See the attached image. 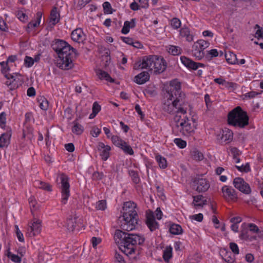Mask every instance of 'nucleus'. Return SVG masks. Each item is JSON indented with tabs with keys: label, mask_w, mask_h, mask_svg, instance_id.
Returning a JSON list of instances; mask_svg holds the SVG:
<instances>
[{
	"label": "nucleus",
	"mask_w": 263,
	"mask_h": 263,
	"mask_svg": "<svg viewBox=\"0 0 263 263\" xmlns=\"http://www.w3.org/2000/svg\"><path fill=\"white\" fill-rule=\"evenodd\" d=\"M165 89L162 104L163 110L170 114H186L187 107L183 100L184 95L181 91L180 82L177 79L173 80Z\"/></svg>",
	"instance_id": "f257e3e1"
},
{
	"label": "nucleus",
	"mask_w": 263,
	"mask_h": 263,
	"mask_svg": "<svg viewBox=\"0 0 263 263\" xmlns=\"http://www.w3.org/2000/svg\"><path fill=\"white\" fill-rule=\"evenodd\" d=\"M114 237L120 244L119 248L121 251L126 255L134 253L137 246L142 245L145 241L142 236L125 233L120 230H116Z\"/></svg>",
	"instance_id": "f03ea898"
},
{
	"label": "nucleus",
	"mask_w": 263,
	"mask_h": 263,
	"mask_svg": "<svg viewBox=\"0 0 263 263\" xmlns=\"http://www.w3.org/2000/svg\"><path fill=\"white\" fill-rule=\"evenodd\" d=\"M122 217L121 228L123 230L130 231L135 229L139 219L137 204L132 201L124 202Z\"/></svg>",
	"instance_id": "7ed1b4c3"
},
{
	"label": "nucleus",
	"mask_w": 263,
	"mask_h": 263,
	"mask_svg": "<svg viewBox=\"0 0 263 263\" xmlns=\"http://www.w3.org/2000/svg\"><path fill=\"white\" fill-rule=\"evenodd\" d=\"M249 118L246 111L240 106H237L228 114L227 123L235 127L243 128L248 125Z\"/></svg>",
	"instance_id": "20e7f679"
},
{
	"label": "nucleus",
	"mask_w": 263,
	"mask_h": 263,
	"mask_svg": "<svg viewBox=\"0 0 263 263\" xmlns=\"http://www.w3.org/2000/svg\"><path fill=\"white\" fill-rule=\"evenodd\" d=\"M196 128L193 119L185 116L176 122L173 132L176 136L190 137L194 135Z\"/></svg>",
	"instance_id": "39448f33"
},
{
	"label": "nucleus",
	"mask_w": 263,
	"mask_h": 263,
	"mask_svg": "<svg viewBox=\"0 0 263 263\" xmlns=\"http://www.w3.org/2000/svg\"><path fill=\"white\" fill-rule=\"evenodd\" d=\"M1 65L3 68L2 72L5 73V80H3V83L10 90L16 89L23 83L21 75L17 73H6L9 70V68H7V64L5 62H2L1 63Z\"/></svg>",
	"instance_id": "423d86ee"
},
{
	"label": "nucleus",
	"mask_w": 263,
	"mask_h": 263,
	"mask_svg": "<svg viewBox=\"0 0 263 263\" xmlns=\"http://www.w3.org/2000/svg\"><path fill=\"white\" fill-rule=\"evenodd\" d=\"M60 191L61 194V202L62 204L67 203L70 196V179L65 174L62 173L60 176Z\"/></svg>",
	"instance_id": "0eeeda50"
},
{
	"label": "nucleus",
	"mask_w": 263,
	"mask_h": 263,
	"mask_svg": "<svg viewBox=\"0 0 263 263\" xmlns=\"http://www.w3.org/2000/svg\"><path fill=\"white\" fill-rule=\"evenodd\" d=\"M57 66L62 70H69L73 67V61L75 58V51L68 52L66 54H60L58 56Z\"/></svg>",
	"instance_id": "6e6552de"
},
{
	"label": "nucleus",
	"mask_w": 263,
	"mask_h": 263,
	"mask_svg": "<svg viewBox=\"0 0 263 263\" xmlns=\"http://www.w3.org/2000/svg\"><path fill=\"white\" fill-rule=\"evenodd\" d=\"M51 47L58 56H60V54H64L74 51V49L68 43L60 39H55L52 43Z\"/></svg>",
	"instance_id": "1a4fd4ad"
},
{
	"label": "nucleus",
	"mask_w": 263,
	"mask_h": 263,
	"mask_svg": "<svg viewBox=\"0 0 263 263\" xmlns=\"http://www.w3.org/2000/svg\"><path fill=\"white\" fill-rule=\"evenodd\" d=\"M111 141L115 146L120 148L125 154L130 156L134 155V151L132 146L120 136L113 135L111 137Z\"/></svg>",
	"instance_id": "9d476101"
},
{
	"label": "nucleus",
	"mask_w": 263,
	"mask_h": 263,
	"mask_svg": "<svg viewBox=\"0 0 263 263\" xmlns=\"http://www.w3.org/2000/svg\"><path fill=\"white\" fill-rule=\"evenodd\" d=\"M209 42L203 40H199L195 42L192 47L193 55L198 60H201L204 56V49L209 47Z\"/></svg>",
	"instance_id": "9b49d317"
},
{
	"label": "nucleus",
	"mask_w": 263,
	"mask_h": 263,
	"mask_svg": "<svg viewBox=\"0 0 263 263\" xmlns=\"http://www.w3.org/2000/svg\"><path fill=\"white\" fill-rule=\"evenodd\" d=\"M41 223V220L36 218H34L29 222L26 232L27 236L32 237L39 234L42 230Z\"/></svg>",
	"instance_id": "f8f14e48"
},
{
	"label": "nucleus",
	"mask_w": 263,
	"mask_h": 263,
	"mask_svg": "<svg viewBox=\"0 0 263 263\" xmlns=\"http://www.w3.org/2000/svg\"><path fill=\"white\" fill-rule=\"evenodd\" d=\"M154 60H155V55L144 56L141 61H139L134 64V68L135 69H147L152 71Z\"/></svg>",
	"instance_id": "ddd939ff"
},
{
	"label": "nucleus",
	"mask_w": 263,
	"mask_h": 263,
	"mask_svg": "<svg viewBox=\"0 0 263 263\" xmlns=\"http://www.w3.org/2000/svg\"><path fill=\"white\" fill-rule=\"evenodd\" d=\"M221 196L228 202L236 201L238 197L235 189L229 185H224L221 187Z\"/></svg>",
	"instance_id": "4468645a"
},
{
	"label": "nucleus",
	"mask_w": 263,
	"mask_h": 263,
	"mask_svg": "<svg viewBox=\"0 0 263 263\" xmlns=\"http://www.w3.org/2000/svg\"><path fill=\"white\" fill-rule=\"evenodd\" d=\"M233 139V132L232 130L224 128L216 135V139L221 145L230 143Z\"/></svg>",
	"instance_id": "2eb2a0df"
},
{
	"label": "nucleus",
	"mask_w": 263,
	"mask_h": 263,
	"mask_svg": "<svg viewBox=\"0 0 263 263\" xmlns=\"http://www.w3.org/2000/svg\"><path fill=\"white\" fill-rule=\"evenodd\" d=\"M210 182L205 178L196 177L193 180V187L199 193L205 192L210 187Z\"/></svg>",
	"instance_id": "dca6fc26"
},
{
	"label": "nucleus",
	"mask_w": 263,
	"mask_h": 263,
	"mask_svg": "<svg viewBox=\"0 0 263 263\" xmlns=\"http://www.w3.org/2000/svg\"><path fill=\"white\" fill-rule=\"evenodd\" d=\"M154 61L152 71L154 70L155 73H160L166 69L167 63L163 57L155 55V60Z\"/></svg>",
	"instance_id": "f3484780"
},
{
	"label": "nucleus",
	"mask_w": 263,
	"mask_h": 263,
	"mask_svg": "<svg viewBox=\"0 0 263 263\" xmlns=\"http://www.w3.org/2000/svg\"><path fill=\"white\" fill-rule=\"evenodd\" d=\"M145 223L152 232L159 228V223L156 221L154 213L152 211H149L146 213Z\"/></svg>",
	"instance_id": "a211bd4d"
},
{
	"label": "nucleus",
	"mask_w": 263,
	"mask_h": 263,
	"mask_svg": "<svg viewBox=\"0 0 263 263\" xmlns=\"http://www.w3.org/2000/svg\"><path fill=\"white\" fill-rule=\"evenodd\" d=\"M180 61L181 63L189 70H196L199 67H204V64L194 62L191 59L185 57L181 56Z\"/></svg>",
	"instance_id": "6ab92c4d"
},
{
	"label": "nucleus",
	"mask_w": 263,
	"mask_h": 263,
	"mask_svg": "<svg viewBox=\"0 0 263 263\" xmlns=\"http://www.w3.org/2000/svg\"><path fill=\"white\" fill-rule=\"evenodd\" d=\"M233 185L235 188L244 194H249L251 193L249 184L240 177H236L234 179Z\"/></svg>",
	"instance_id": "aec40b11"
},
{
	"label": "nucleus",
	"mask_w": 263,
	"mask_h": 263,
	"mask_svg": "<svg viewBox=\"0 0 263 263\" xmlns=\"http://www.w3.org/2000/svg\"><path fill=\"white\" fill-rule=\"evenodd\" d=\"M233 185L235 188L244 194H249L251 193L249 184L240 177H236L234 179Z\"/></svg>",
	"instance_id": "412c9836"
},
{
	"label": "nucleus",
	"mask_w": 263,
	"mask_h": 263,
	"mask_svg": "<svg viewBox=\"0 0 263 263\" xmlns=\"http://www.w3.org/2000/svg\"><path fill=\"white\" fill-rule=\"evenodd\" d=\"M233 185L235 188L244 194H249L251 193L249 184L240 177H236L234 179Z\"/></svg>",
	"instance_id": "4be33fe9"
},
{
	"label": "nucleus",
	"mask_w": 263,
	"mask_h": 263,
	"mask_svg": "<svg viewBox=\"0 0 263 263\" xmlns=\"http://www.w3.org/2000/svg\"><path fill=\"white\" fill-rule=\"evenodd\" d=\"M233 185L235 188L244 194H249L251 193L249 184L240 177H236L234 179Z\"/></svg>",
	"instance_id": "5701e85b"
},
{
	"label": "nucleus",
	"mask_w": 263,
	"mask_h": 263,
	"mask_svg": "<svg viewBox=\"0 0 263 263\" xmlns=\"http://www.w3.org/2000/svg\"><path fill=\"white\" fill-rule=\"evenodd\" d=\"M98 151L100 153V156L103 161H106L110 156L111 147L105 145L102 142H99L97 145Z\"/></svg>",
	"instance_id": "b1692460"
},
{
	"label": "nucleus",
	"mask_w": 263,
	"mask_h": 263,
	"mask_svg": "<svg viewBox=\"0 0 263 263\" xmlns=\"http://www.w3.org/2000/svg\"><path fill=\"white\" fill-rule=\"evenodd\" d=\"M71 39L76 42L82 43L85 40V34L80 28L74 29L71 34Z\"/></svg>",
	"instance_id": "393cba45"
},
{
	"label": "nucleus",
	"mask_w": 263,
	"mask_h": 263,
	"mask_svg": "<svg viewBox=\"0 0 263 263\" xmlns=\"http://www.w3.org/2000/svg\"><path fill=\"white\" fill-rule=\"evenodd\" d=\"M179 35L181 38L185 39L188 42H191L194 41V35L191 32L190 29L185 26L180 28L179 30Z\"/></svg>",
	"instance_id": "a878e982"
},
{
	"label": "nucleus",
	"mask_w": 263,
	"mask_h": 263,
	"mask_svg": "<svg viewBox=\"0 0 263 263\" xmlns=\"http://www.w3.org/2000/svg\"><path fill=\"white\" fill-rule=\"evenodd\" d=\"M60 20V14L58 9L56 7H53L51 10L49 23L53 26L57 24Z\"/></svg>",
	"instance_id": "bb28decb"
},
{
	"label": "nucleus",
	"mask_w": 263,
	"mask_h": 263,
	"mask_svg": "<svg viewBox=\"0 0 263 263\" xmlns=\"http://www.w3.org/2000/svg\"><path fill=\"white\" fill-rule=\"evenodd\" d=\"M193 201L192 204L195 209L202 208L206 204L207 201L202 195L193 196Z\"/></svg>",
	"instance_id": "cd10ccee"
},
{
	"label": "nucleus",
	"mask_w": 263,
	"mask_h": 263,
	"mask_svg": "<svg viewBox=\"0 0 263 263\" xmlns=\"http://www.w3.org/2000/svg\"><path fill=\"white\" fill-rule=\"evenodd\" d=\"M81 219L74 217L73 218H69L67 220V228L69 231H73L75 229H78L81 227L80 222Z\"/></svg>",
	"instance_id": "c85d7f7f"
},
{
	"label": "nucleus",
	"mask_w": 263,
	"mask_h": 263,
	"mask_svg": "<svg viewBox=\"0 0 263 263\" xmlns=\"http://www.w3.org/2000/svg\"><path fill=\"white\" fill-rule=\"evenodd\" d=\"M11 130H7L0 136V148L8 146L11 137Z\"/></svg>",
	"instance_id": "c756f323"
},
{
	"label": "nucleus",
	"mask_w": 263,
	"mask_h": 263,
	"mask_svg": "<svg viewBox=\"0 0 263 263\" xmlns=\"http://www.w3.org/2000/svg\"><path fill=\"white\" fill-rule=\"evenodd\" d=\"M121 40L124 43L128 45H132L138 49H140L143 47V45L140 42L135 40L132 37L121 36Z\"/></svg>",
	"instance_id": "7c9ffc66"
},
{
	"label": "nucleus",
	"mask_w": 263,
	"mask_h": 263,
	"mask_svg": "<svg viewBox=\"0 0 263 263\" xmlns=\"http://www.w3.org/2000/svg\"><path fill=\"white\" fill-rule=\"evenodd\" d=\"M149 75L148 72L143 71L135 77L134 81L138 84H143L149 80Z\"/></svg>",
	"instance_id": "2f4dec72"
},
{
	"label": "nucleus",
	"mask_w": 263,
	"mask_h": 263,
	"mask_svg": "<svg viewBox=\"0 0 263 263\" xmlns=\"http://www.w3.org/2000/svg\"><path fill=\"white\" fill-rule=\"evenodd\" d=\"M136 20L135 18H132L130 21H125L121 29V33L123 34H127L129 33L130 28H134L136 26Z\"/></svg>",
	"instance_id": "473e14b6"
},
{
	"label": "nucleus",
	"mask_w": 263,
	"mask_h": 263,
	"mask_svg": "<svg viewBox=\"0 0 263 263\" xmlns=\"http://www.w3.org/2000/svg\"><path fill=\"white\" fill-rule=\"evenodd\" d=\"M155 160L161 169H165L167 167L166 159L159 154H156L155 157Z\"/></svg>",
	"instance_id": "72a5a7b5"
},
{
	"label": "nucleus",
	"mask_w": 263,
	"mask_h": 263,
	"mask_svg": "<svg viewBox=\"0 0 263 263\" xmlns=\"http://www.w3.org/2000/svg\"><path fill=\"white\" fill-rule=\"evenodd\" d=\"M84 127L77 121L72 122L71 131L73 134L76 135H81L84 132Z\"/></svg>",
	"instance_id": "f704fd0d"
},
{
	"label": "nucleus",
	"mask_w": 263,
	"mask_h": 263,
	"mask_svg": "<svg viewBox=\"0 0 263 263\" xmlns=\"http://www.w3.org/2000/svg\"><path fill=\"white\" fill-rule=\"evenodd\" d=\"M97 74L98 78L101 80H105L107 82H113L114 80L110 77L109 74L106 72L101 69L97 71Z\"/></svg>",
	"instance_id": "c9c22d12"
},
{
	"label": "nucleus",
	"mask_w": 263,
	"mask_h": 263,
	"mask_svg": "<svg viewBox=\"0 0 263 263\" xmlns=\"http://www.w3.org/2000/svg\"><path fill=\"white\" fill-rule=\"evenodd\" d=\"M170 232L173 235H178L182 233L183 230L179 224L173 223L170 226Z\"/></svg>",
	"instance_id": "e433bc0d"
},
{
	"label": "nucleus",
	"mask_w": 263,
	"mask_h": 263,
	"mask_svg": "<svg viewBox=\"0 0 263 263\" xmlns=\"http://www.w3.org/2000/svg\"><path fill=\"white\" fill-rule=\"evenodd\" d=\"M35 183L39 189L47 192H51L52 191V186L48 183L41 181H36Z\"/></svg>",
	"instance_id": "4c0bfd02"
},
{
	"label": "nucleus",
	"mask_w": 263,
	"mask_h": 263,
	"mask_svg": "<svg viewBox=\"0 0 263 263\" xmlns=\"http://www.w3.org/2000/svg\"><path fill=\"white\" fill-rule=\"evenodd\" d=\"M246 227L249 228L250 231L253 233L258 234L260 232V231L258 227L253 223H246V222H243V223H242V228H245Z\"/></svg>",
	"instance_id": "58836bf2"
},
{
	"label": "nucleus",
	"mask_w": 263,
	"mask_h": 263,
	"mask_svg": "<svg viewBox=\"0 0 263 263\" xmlns=\"http://www.w3.org/2000/svg\"><path fill=\"white\" fill-rule=\"evenodd\" d=\"M129 175L130 176L132 181L136 184H139L141 179L138 174V173L133 170H130L128 171Z\"/></svg>",
	"instance_id": "ea45409f"
},
{
	"label": "nucleus",
	"mask_w": 263,
	"mask_h": 263,
	"mask_svg": "<svg viewBox=\"0 0 263 263\" xmlns=\"http://www.w3.org/2000/svg\"><path fill=\"white\" fill-rule=\"evenodd\" d=\"M169 53L173 55H178L181 53L182 49L179 46L175 45H170L167 48Z\"/></svg>",
	"instance_id": "a19ab883"
},
{
	"label": "nucleus",
	"mask_w": 263,
	"mask_h": 263,
	"mask_svg": "<svg viewBox=\"0 0 263 263\" xmlns=\"http://www.w3.org/2000/svg\"><path fill=\"white\" fill-rule=\"evenodd\" d=\"M7 256L15 263H19L21 261V258L17 255L13 254L9 248L6 253Z\"/></svg>",
	"instance_id": "79ce46f5"
},
{
	"label": "nucleus",
	"mask_w": 263,
	"mask_h": 263,
	"mask_svg": "<svg viewBox=\"0 0 263 263\" xmlns=\"http://www.w3.org/2000/svg\"><path fill=\"white\" fill-rule=\"evenodd\" d=\"M37 101L39 103V106L41 109L44 110H47L49 106V103L46 98L44 97H41L37 99Z\"/></svg>",
	"instance_id": "37998d69"
},
{
	"label": "nucleus",
	"mask_w": 263,
	"mask_h": 263,
	"mask_svg": "<svg viewBox=\"0 0 263 263\" xmlns=\"http://www.w3.org/2000/svg\"><path fill=\"white\" fill-rule=\"evenodd\" d=\"M107 208V201L105 199L99 200L96 202L95 208L97 210L104 211Z\"/></svg>",
	"instance_id": "c03bdc74"
},
{
	"label": "nucleus",
	"mask_w": 263,
	"mask_h": 263,
	"mask_svg": "<svg viewBox=\"0 0 263 263\" xmlns=\"http://www.w3.org/2000/svg\"><path fill=\"white\" fill-rule=\"evenodd\" d=\"M226 58L227 62L231 64H236L238 63L237 56L233 52H230L229 54H226Z\"/></svg>",
	"instance_id": "a18cd8bd"
},
{
	"label": "nucleus",
	"mask_w": 263,
	"mask_h": 263,
	"mask_svg": "<svg viewBox=\"0 0 263 263\" xmlns=\"http://www.w3.org/2000/svg\"><path fill=\"white\" fill-rule=\"evenodd\" d=\"M172 248L170 247L166 248L163 251V258L165 262H168L172 257Z\"/></svg>",
	"instance_id": "49530a36"
},
{
	"label": "nucleus",
	"mask_w": 263,
	"mask_h": 263,
	"mask_svg": "<svg viewBox=\"0 0 263 263\" xmlns=\"http://www.w3.org/2000/svg\"><path fill=\"white\" fill-rule=\"evenodd\" d=\"M170 25L173 29L177 30L181 26V21L177 17H173L170 20Z\"/></svg>",
	"instance_id": "de8ad7c7"
},
{
	"label": "nucleus",
	"mask_w": 263,
	"mask_h": 263,
	"mask_svg": "<svg viewBox=\"0 0 263 263\" xmlns=\"http://www.w3.org/2000/svg\"><path fill=\"white\" fill-rule=\"evenodd\" d=\"M237 170L241 173H248L251 171L250 166L249 163L242 164L241 166L235 165Z\"/></svg>",
	"instance_id": "09e8293b"
},
{
	"label": "nucleus",
	"mask_w": 263,
	"mask_h": 263,
	"mask_svg": "<svg viewBox=\"0 0 263 263\" xmlns=\"http://www.w3.org/2000/svg\"><path fill=\"white\" fill-rule=\"evenodd\" d=\"M102 6L105 14H112L113 13V9L109 2H104Z\"/></svg>",
	"instance_id": "8fccbe9b"
},
{
	"label": "nucleus",
	"mask_w": 263,
	"mask_h": 263,
	"mask_svg": "<svg viewBox=\"0 0 263 263\" xmlns=\"http://www.w3.org/2000/svg\"><path fill=\"white\" fill-rule=\"evenodd\" d=\"M218 54L219 52L217 49H212L210 50L207 51L206 58L208 59H211L213 58L218 57Z\"/></svg>",
	"instance_id": "3c124183"
},
{
	"label": "nucleus",
	"mask_w": 263,
	"mask_h": 263,
	"mask_svg": "<svg viewBox=\"0 0 263 263\" xmlns=\"http://www.w3.org/2000/svg\"><path fill=\"white\" fill-rule=\"evenodd\" d=\"M192 156L193 159L196 161H201L203 159L202 153L197 150H194L192 152Z\"/></svg>",
	"instance_id": "603ef678"
},
{
	"label": "nucleus",
	"mask_w": 263,
	"mask_h": 263,
	"mask_svg": "<svg viewBox=\"0 0 263 263\" xmlns=\"http://www.w3.org/2000/svg\"><path fill=\"white\" fill-rule=\"evenodd\" d=\"M174 142L179 148L181 149L186 146V142L181 138L174 139Z\"/></svg>",
	"instance_id": "864d4df0"
},
{
	"label": "nucleus",
	"mask_w": 263,
	"mask_h": 263,
	"mask_svg": "<svg viewBox=\"0 0 263 263\" xmlns=\"http://www.w3.org/2000/svg\"><path fill=\"white\" fill-rule=\"evenodd\" d=\"M16 16L19 20L26 22L28 20V16L23 10H18L16 12Z\"/></svg>",
	"instance_id": "5fc2aeb1"
},
{
	"label": "nucleus",
	"mask_w": 263,
	"mask_h": 263,
	"mask_svg": "<svg viewBox=\"0 0 263 263\" xmlns=\"http://www.w3.org/2000/svg\"><path fill=\"white\" fill-rule=\"evenodd\" d=\"M15 228L16 230V235L18 240L21 242H24L25 240L24 238V235L23 233L21 232V231L20 230L18 226H15Z\"/></svg>",
	"instance_id": "6e6d98bb"
},
{
	"label": "nucleus",
	"mask_w": 263,
	"mask_h": 263,
	"mask_svg": "<svg viewBox=\"0 0 263 263\" xmlns=\"http://www.w3.org/2000/svg\"><path fill=\"white\" fill-rule=\"evenodd\" d=\"M230 248L232 252L235 255L239 254V249L238 245L235 242L230 243Z\"/></svg>",
	"instance_id": "4d7b16f0"
},
{
	"label": "nucleus",
	"mask_w": 263,
	"mask_h": 263,
	"mask_svg": "<svg viewBox=\"0 0 263 263\" xmlns=\"http://www.w3.org/2000/svg\"><path fill=\"white\" fill-rule=\"evenodd\" d=\"M230 151L232 155L233 158H236L237 157H239L241 154V152L235 147H231L230 148Z\"/></svg>",
	"instance_id": "13d9d810"
},
{
	"label": "nucleus",
	"mask_w": 263,
	"mask_h": 263,
	"mask_svg": "<svg viewBox=\"0 0 263 263\" xmlns=\"http://www.w3.org/2000/svg\"><path fill=\"white\" fill-rule=\"evenodd\" d=\"M90 135L93 137H98V136L101 133V130L100 128H98L97 126H93L91 130H90Z\"/></svg>",
	"instance_id": "bf43d9fd"
},
{
	"label": "nucleus",
	"mask_w": 263,
	"mask_h": 263,
	"mask_svg": "<svg viewBox=\"0 0 263 263\" xmlns=\"http://www.w3.org/2000/svg\"><path fill=\"white\" fill-rule=\"evenodd\" d=\"M6 123V114L5 112L0 113V127L4 128Z\"/></svg>",
	"instance_id": "052dcab7"
},
{
	"label": "nucleus",
	"mask_w": 263,
	"mask_h": 263,
	"mask_svg": "<svg viewBox=\"0 0 263 263\" xmlns=\"http://www.w3.org/2000/svg\"><path fill=\"white\" fill-rule=\"evenodd\" d=\"M33 117L32 112H27L25 115V121L24 124H28L30 123L32 121H33Z\"/></svg>",
	"instance_id": "680f3d73"
},
{
	"label": "nucleus",
	"mask_w": 263,
	"mask_h": 263,
	"mask_svg": "<svg viewBox=\"0 0 263 263\" xmlns=\"http://www.w3.org/2000/svg\"><path fill=\"white\" fill-rule=\"evenodd\" d=\"M243 201L248 205H253L256 203V199L253 196H250L248 198H244Z\"/></svg>",
	"instance_id": "e2e57ef3"
},
{
	"label": "nucleus",
	"mask_w": 263,
	"mask_h": 263,
	"mask_svg": "<svg viewBox=\"0 0 263 263\" xmlns=\"http://www.w3.org/2000/svg\"><path fill=\"white\" fill-rule=\"evenodd\" d=\"M101 239L99 237H92L91 239V242L93 248H96L101 242Z\"/></svg>",
	"instance_id": "0e129e2a"
},
{
	"label": "nucleus",
	"mask_w": 263,
	"mask_h": 263,
	"mask_svg": "<svg viewBox=\"0 0 263 263\" xmlns=\"http://www.w3.org/2000/svg\"><path fill=\"white\" fill-rule=\"evenodd\" d=\"M24 61L26 66L28 67H31L34 63V59L28 56H26L25 57Z\"/></svg>",
	"instance_id": "69168bd1"
},
{
	"label": "nucleus",
	"mask_w": 263,
	"mask_h": 263,
	"mask_svg": "<svg viewBox=\"0 0 263 263\" xmlns=\"http://www.w3.org/2000/svg\"><path fill=\"white\" fill-rule=\"evenodd\" d=\"M101 107L97 102H95L92 105V110L94 113L98 114L101 110Z\"/></svg>",
	"instance_id": "338daca9"
},
{
	"label": "nucleus",
	"mask_w": 263,
	"mask_h": 263,
	"mask_svg": "<svg viewBox=\"0 0 263 263\" xmlns=\"http://www.w3.org/2000/svg\"><path fill=\"white\" fill-rule=\"evenodd\" d=\"M115 258L116 261L118 263H126L123 256L121 254L116 252L115 254Z\"/></svg>",
	"instance_id": "774afa93"
}]
</instances>
